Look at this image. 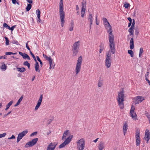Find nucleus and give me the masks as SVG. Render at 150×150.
I'll use <instances>...</instances> for the list:
<instances>
[{
    "mask_svg": "<svg viewBox=\"0 0 150 150\" xmlns=\"http://www.w3.org/2000/svg\"><path fill=\"white\" fill-rule=\"evenodd\" d=\"M109 33V43L110 48L111 52L112 54H114L115 52V43L114 41V36L112 34V30L108 32Z\"/></svg>",
    "mask_w": 150,
    "mask_h": 150,
    "instance_id": "f257e3e1",
    "label": "nucleus"
},
{
    "mask_svg": "<svg viewBox=\"0 0 150 150\" xmlns=\"http://www.w3.org/2000/svg\"><path fill=\"white\" fill-rule=\"evenodd\" d=\"M64 6L63 0H60L59 4V13L60 19L61 21V25L63 27L65 23L64 20L65 13L64 11Z\"/></svg>",
    "mask_w": 150,
    "mask_h": 150,
    "instance_id": "f03ea898",
    "label": "nucleus"
},
{
    "mask_svg": "<svg viewBox=\"0 0 150 150\" xmlns=\"http://www.w3.org/2000/svg\"><path fill=\"white\" fill-rule=\"evenodd\" d=\"M124 91L123 90L119 92L116 98L118 105L120 109H122L124 107Z\"/></svg>",
    "mask_w": 150,
    "mask_h": 150,
    "instance_id": "7ed1b4c3",
    "label": "nucleus"
},
{
    "mask_svg": "<svg viewBox=\"0 0 150 150\" xmlns=\"http://www.w3.org/2000/svg\"><path fill=\"white\" fill-rule=\"evenodd\" d=\"M111 52L110 50L107 52L106 53L105 64L106 67L108 68H109L111 64L112 57Z\"/></svg>",
    "mask_w": 150,
    "mask_h": 150,
    "instance_id": "20e7f679",
    "label": "nucleus"
},
{
    "mask_svg": "<svg viewBox=\"0 0 150 150\" xmlns=\"http://www.w3.org/2000/svg\"><path fill=\"white\" fill-rule=\"evenodd\" d=\"M82 58L81 56H80L78 58L77 63L75 69V71L76 74H77L80 71L81 66L82 63Z\"/></svg>",
    "mask_w": 150,
    "mask_h": 150,
    "instance_id": "39448f33",
    "label": "nucleus"
},
{
    "mask_svg": "<svg viewBox=\"0 0 150 150\" xmlns=\"http://www.w3.org/2000/svg\"><path fill=\"white\" fill-rule=\"evenodd\" d=\"M77 148L79 150H83L85 148V143L84 139H81L77 141Z\"/></svg>",
    "mask_w": 150,
    "mask_h": 150,
    "instance_id": "423d86ee",
    "label": "nucleus"
},
{
    "mask_svg": "<svg viewBox=\"0 0 150 150\" xmlns=\"http://www.w3.org/2000/svg\"><path fill=\"white\" fill-rule=\"evenodd\" d=\"M69 136V137H67L65 139L63 143L59 146V148L61 149L64 147L66 145H68L70 142L72 138L73 137V135H71Z\"/></svg>",
    "mask_w": 150,
    "mask_h": 150,
    "instance_id": "0eeeda50",
    "label": "nucleus"
},
{
    "mask_svg": "<svg viewBox=\"0 0 150 150\" xmlns=\"http://www.w3.org/2000/svg\"><path fill=\"white\" fill-rule=\"evenodd\" d=\"M38 140V138H35L28 142L25 145V147L28 148L33 146L36 143Z\"/></svg>",
    "mask_w": 150,
    "mask_h": 150,
    "instance_id": "6e6552de",
    "label": "nucleus"
},
{
    "mask_svg": "<svg viewBox=\"0 0 150 150\" xmlns=\"http://www.w3.org/2000/svg\"><path fill=\"white\" fill-rule=\"evenodd\" d=\"M135 108L132 105L130 112V115L131 116L132 118L134 120L137 119V115L136 113L134 112Z\"/></svg>",
    "mask_w": 150,
    "mask_h": 150,
    "instance_id": "1a4fd4ad",
    "label": "nucleus"
},
{
    "mask_svg": "<svg viewBox=\"0 0 150 150\" xmlns=\"http://www.w3.org/2000/svg\"><path fill=\"white\" fill-rule=\"evenodd\" d=\"M144 100V97L140 96L135 97L134 99V102L136 104L142 102Z\"/></svg>",
    "mask_w": 150,
    "mask_h": 150,
    "instance_id": "9d476101",
    "label": "nucleus"
},
{
    "mask_svg": "<svg viewBox=\"0 0 150 150\" xmlns=\"http://www.w3.org/2000/svg\"><path fill=\"white\" fill-rule=\"evenodd\" d=\"M80 45V41L75 42L73 44L72 47L73 49L78 50Z\"/></svg>",
    "mask_w": 150,
    "mask_h": 150,
    "instance_id": "9b49d317",
    "label": "nucleus"
},
{
    "mask_svg": "<svg viewBox=\"0 0 150 150\" xmlns=\"http://www.w3.org/2000/svg\"><path fill=\"white\" fill-rule=\"evenodd\" d=\"M57 144L51 143L48 145L46 150H54Z\"/></svg>",
    "mask_w": 150,
    "mask_h": 150,
    "instance_id": "f8f14e48",
    "label": "nucleus"
},
{
    "mask_svg": "<svg viewBox=\"0 0 150 150\" xmlns=\"http://www.w3.org/2000/svg\"><path fill=\"white\" fill-rule=\"evenodd\" d=\"M150 134L149 130L148 129H146L145 132L144 139L145 140H147V143H148V141L150 139Z\"/></svg>",
    "mask_w": 150,
    "mask_h": 150,
    "instance_id": "ddd939ff",
    "label": "nucleus"
},
{
    "mask_svg": "<svg viewBox=\"0 0 150 150\" xmlns=\"http://www.w3.org/2000/svg\"><path fill=\"white\" fill-rule=\"evenodd\" d=\"M70 135V132L69 130L65 131L64 133L62 139L63 140L66 139L67 136H69Z\"/></svg>",
    "mask_w": 150,
    "mask_h": 150,
    "instance_id": "4468645a",
    "label": "nucleus"
},
{
    "mask_svg": "<svg viewBox=\"0 0 150 150\" xmlns=\"http://www.w3.org/2000/svg\"><path fill=\"white\" fill-rule=\"evenodd\" d=\"M88 22H90V30L91 28V25L92 24V23L93 21V16L92 14H89V15L88 16Z\"/></svg>",
    "mask_w": 150,
    "mask_h": 150,
    "instance_id": "2eb2a0df",
    "label": "nucleus"
},
{
    "mask_svg": "<svg viewBox=\"0 0 150 150\" xmlns=\"http://www.w3.org/2000/svg\"><path fill=\"white\" fill-rule=\"evenodd\" d=\"M140 136L139 135H136V144L137 146H138L139 145L140 142Z\"/></svg>",
    "mask_w": 150,
    "mask_h": 150,
    "instance_id": "dca6fc26",
    "label": "nucleus"
},
{
    "mask_svg": "<svg viewBox=\"0 0 150 150\" xmlns=\"http://www.w3.org/2000/svg\"><path fill=\"white\" fill-rule=\"evenodd\" d=\"M105 148L104 143L103 141L100 142L98 146L99 150H103Z\"/></svg>",
    "mask_w": 150,
    "mask_h": 150,
    "instance_id": "f3484780",
    "label": "nucleus"
},
{
    "mask_svg": "<svg viewBox=\"0 0 150 150\" xmlns=\"http://www.w3.org/2000/svg\"><path fill=\"white\" fill-rule=\"evenodd\" d=\"M128 129V125L126 122L124 124V125L123 126V132L124 133V135L127 132V131Z\"/></svg>",
    "mask_w": 150,
    "mask_h": 150,
    "instance_id": "a211bd4d",
    "label": "nucleus"
},
{
    "mask_svg": "<svg viewBox=\"0 0 150 150\" xmlns=\"http://www.w3.org/2000/svg\"><path fill=\"white\" fill-rule=\"evenodd\" d=\"M47 60L49 61V63L50 65V69H51L52 68L54 69V68L55 64L53 65V64H52L53 62V60L52 59L51 57H50Z\"/></svg>",
    "mask_w": 150,
    "mask_h": 150,
    "instance_id": "6ab92c4d",
    "label": "nucleus"
},
{
    "mask_svg": "<svg viewBox=\"0 0 150 150\" xmlns=\"http://www.w3.org/2000/svg\"><path fill=\"white\" fill-rule=\"evenodd\" d=\"M134 39L133 38H131L130 41V48L131 50L134 48Z\"/></svg>",
    "mask_w": 150,
    "mask_h": 150,
    "instance_id": "aec40b11",
    "label": "nucleus"
},
{
    "mask_svg": "<svg viewBox=\"0 0 150 150\" xmlns=\"http://www.w3.org/2000/svg\"><path fill=\"white\" fill-rule=\"evenodd\" d=\"M105 27L106 29L107 30V32L108 31H110L112 30V27L111 25H110L109 23H107V24H105Z\"/></svg>",
    "mask_w": 150,
    "mask_h": 150,
    "instance_id": "412c9836",
    "label": "nucleus"
},
{
    "mask_svg": "<svg viewBox=\"0 0 150 150\" xmlns=\"http://www.w3.org/2000/svg\"><path fill=\"white\" fill-rule=\"evenodd\" d=\"M105 27L106 29L107 30V32L108 31H110L112 30V27L111 25H110L109 23H107V24H105Z\"/></svg>",
    "mask_w": 150,
    "mask_h": 150,
    "instance_id": "4be33fe9",
    "label": "nucleus"
},
{
    "mask_svg": "<svg viewBox=\"0 0 150 150\" xmlns=\"http://www.w3.org/2000/svg\"><path fill=\"white\" fill-rule=\"evenodd\" d=\"M105 27L106 29L107 30V32L108 31H110L112 30V27L111 25H110L109 23H107V24H105Z\"/></svg>",
    "mask_w": 150,
    "mask_h": 150,
    "instance_id": "5701e85b",
    "label": "nucleus"
},
{
    "mask_svg": "<svg viewBox=\"0 0 150 150\" xmlns=\"http://www.w3.org/2000/svg\"><path fill=\"white\" fill-rule=\"evenodd\" d=\"M86 0H83L82 2L81 3V9H86Z\"/></svg>",
    "mask_w": 150,
    "mask_h": 150,
    "instance_id": "b1692460",
    "label": "nucleus"
},
{
    "mask_svg": "<svg viewBox=\"0 0 150 150\" xmlns=\"http://www.w3.org/2000/svg\"><path fill=\"white\" fill-rule=\"evenodd\" d=\"M23 96H22L21 98H19V99L18 100L17 103L14 105V107H16L18 105L20 104V102L22 101L23 99Z\"/></svg>",
    "mask_w": 150,
    "mask_h": 150,
    "instance_id": "393cba45",
    "label": "nucleus"
},
{
    "mask_svg": "<svg viewBox=\"0 0 150 150\" xmlns=\"http://www.w3.org/2000/svg\"><path fill=\"white\" fill-rule=\"evenodd\" d=\"M13 102V101L12 100H11V101H10L7 105H6V108L5 109V110H7L9 108L10 106L12 104Z\"/></svg>",
    "mask_w": 150,
    "mask_h": 150,
    "instance_id": "a878e982",
    "label": "nucleus"
},
{
    "mask_svg": "<svg viewBox=\"0 0 150 150\" xmlns=\"http://www.w3.org/2000/svg\"><path fill=\"white\" fill-rule=\"evenodd\" d=\"M17 70L21 72H23L25 71V68L22 67V68H17Z\"/></svg>",
    "mask_w": 150,
    "mask_h": 150,
    "instance_id": "bb28decb",
    "label": "nucleus"
},
{
    "mask_svg": "<svg viewBox=\"0 0 150 150\" xmlns=\"http://www.w3.org/2000/svg\"><path fill=\"white\" fill-rule=\"evenodd\" d=\"M72 50L73 52V55L74 56H76L78 53V50L72 49Z\"/></svg>",
    "mask_w": 150,
    "mask_h": 150,
    "instance_id": "cd10ccee",
    "label": "nucleus"
},
{
    "mask_svg": "<svg viewBox=\"0 0 150 150\" xmlns=\"http://www.w3.org/2000/svg\"><path fill=\"white\" fill-rule=\"evenodd\" d=\"M23 59H28L30 60V58L29 56L26 54L24 53V55L23 56Z\"/></svg>",
    "mask_w": 150,
    "mask_h": 150,
    "instance_id": "c85d7f7f",
    "label": "nucleus"
},
{
    "mask_svg": "<svg viewBox=\"0 0 150 150\" xmlns=\"http://www.w3.org/2000/svg\"><path fill=\"white\" fill-rule=\"evenodd\" d=\"M100 49L99 50V53H101L102 51L104 49V45L103 44H101L100 46Z\"/></svg>",
    "mask_w": 150,
    "mask_h": 150,
    "instance_id": "c756f323",
    "label": "nucleus"
},
{
    "mask_svg": "<svg viewBox=\"0 0 150 150\" xmlns=\"http://www.w3.org/2000/svg\"><path fill=\"white\" fill-rule=\"evenodd\" d=\"M134 29V28L130 27L128 31L131 35H133Z\"/></svg>",
    "mask_w": 150,
    "mask_h": 150,
    "instance_id": "7c9ffc66",
    "label": "nucleus"
},
{
    "mask_svg": "<svg viewBox=\"0 0 150 150\" xmlns=\"http://www.w3.org/2000/svg\"><path fill=\"white\" fill-rule=\"evenodd\" d=\"M128 53L130 55L131 57H133L134 56V53L133 51L131 50H129L128 51Z\"/></svg>",
    "mask_w": 150,
    "mask_h": 150,
    "instance_id": "2f4dec72",
    "label": "nucleus"
},
{
    "mask_svg": "<svg viewBox=\"0 0 150 150\" xmlns=\"http://www.w3.org/2000/svg\"><path fill=\"white\" fill-rule=\"evenodd\" d=\"M32 7V5L30 4H28V5L26 8V10L27 11H29L31 9Z\"/></svg>",
    "mask_w": 150,
    "mask_h": 150,
    "instance_id": "473e14b6",
    "label": "nucleus"
},
{
    "mask_svg": "<svg viewBox=\"0 0 150 150\" xmlns=\"http://www.w3.org/2000/svg\"><path fill=\"white\" fill-rule=\"evenodd\" d=\"M23 64L24 65L27 66L28 67V69H29L30 65L28 61H25L23 63Z\"/></svg>",
    "mask_w": 150,
    "mask_h": 150,
    "instance_id": "72a5a7b5",
    "label": "nucleus"
},
{
    "mask_svg": "<svg viewBox=\"0 0 150 150\" xmlns=\"http://www.w3.org/2000/svg\"><path fill=\"white\" fill-rule=\"evenodd\" d=\"M36 12L37 14L38 18H40L41 13L40 11L39 10V9L37 10L36 11Z\"/></svg>",
    "mask_w": 150,
    "mask_h": 150,
    "instance_id": "f704fd0d",
    "label": "nucleus"
},
{
    "mask_svg": "<svg viewBox=\"0 0 150 150\" xmlns=\"http://www.w3.org/2000/svg\"><path fill=\"white\" fill-rule=\"evenodd\" d=\"M143 49L142 48H141L140 49V51L139 52V57H140L142 55V53L143 52Z\"/></svg>",
    "mask_w": 150,
    "mask_h": 150,
    "instance_id": "c9c22d12",
    "label": "nucleus"
},
{
    "mask_svg": "<svg viewBox=\"0 0 150 150\" xmlns=\"http://www.w3.org/2000/svg\"><path fill=\"white\" fill-rule=\"evenodd\" d=\"M36 58H37V60H38V61L39 62H40V66L41 67H42V62L41 61V60L40 59L39 57L38 56H37Z\"/></svg>",
    "mask_w": 150,
    "mask_h": 150,
    "instance_id": "e433bc0d",
    "label": "nucleus"
},
{
    "mask_svg": "<svg viewBox=\"0 0 150 150\" xmlns=\"http://www.w3.org/2000/svg\"><path fill=\"white\" fill-rule=\"evenodd\" d=\"M5 54L6 55H8L11 54H16V53H13L11 52H7L5 53Z\"/></svg>",
    "mask_w": 150,
    "mask_h": 150,
    "instance_id": "4c0bfd02",
    "label": "nucleus"
},
{
    "mask_svg": "<svg viewBox=\"0 0 150 150\" xmlns=\"http://www.w3.org/2000/svg\"><path fill=\"white\" fill-rule=\"evenodd\" d=\"M28 129H26L23 131L21 133L24 136H25V134L28 132Z\"/></svg>",
    "mask_w": 150,
    "mask_h": 150,
    "instance_id": "58836bf2",
    "label": "nucleus"
},
{
    "mask_svg": "<svg viewBox=\"0 0 150 150\" xmlns=\"http://www.w3.org/2000/svg\"><path fill=\"white\" fill-rule=\"evenodd\" d=\"M35 67L36 71L40 72V70L39 69V65H35Z\"/></svg>",
    "mask_w": 150,
    "mask_h": 150,
    "instance_id": "ea45409f",
    "label": "nucleus"
},
{
    "mask_svg": "<svg viewBox=\"0 0 150 150\" xmlns=\"http://www.w3.org/2000/svg\"><path fill=\"white\" fill-rule=\"evenodd\" d=\"M5 39L6 40V45H9V40H8V38L6 37H5Z\"/></svg>",
    "mask_w": 150,
    "mask_h": 150,
    "instance_id": "a19ab883",
    "label": "nucleus"
},
{
    "mask_svg": "<svg viewBox=\"0 0 150 150\" xmlns=\"http://www.w3.org/2000/svg\"><path fill=\"white\" fill-rule=\"evenodd\" d=\"M41 104H40V103H38L36 106L35 107V110H37L38 109V108L40 106Z\"/></svg>",
    "mask_w": 150,
    "mask_h": 150,
    "instance_id": "79ce46f5",
    "label": "nucleus"
},
{
    "mask_svg": "<svg viewBox=\"0 0 150 150\" xmlns=\"http://www.w3.org/2000/svg\"><path fill=\"white\" fill-rule=\"evenodd\" d=\"M103 85V83L102 81H99L98 83V86L99 87H101Z\"/></svg>",
    "mask_w": 150,
    "mask_h": 150,
    "instance_id": "37998d69",
    "label": "nucleus"
},
{
    "mask_svg": "<svg viewBox=\"0 0 150 150\" xmlns=\"http://www.w3.org/2000/svg\"><path fill=\"white\" fill-rule=\"evenodd\" d=\"M102 20L103 21L104 24H105V23H109L107 19L105 18H103L102 19Z\"/></svg>",
    "mask_w": 150,
    "mask_h": 150,
    "instance_id": "c03bdc74",
    "label": "nucleus"
},
{
    "mask_svg": "<svg viewBox=\"0 0 150 150\" xmlns=\"http://www.w3.org/2000/svg\"><path fill=\"white\" fill-rule=\"evenodd\" d=\"M6 67H7L6 66V65L4 64V65H1V68L2 69L6 70Z\"/></svg>",
    "mask_w": 150,
    "mask_h": 150,
    "instance_id": "a18cd8bd",
    "label": "nucleus"
},
{
    "mask_svg": "<svg viewBox=\"0 0 150 150\" xmlns=\"http://www.w3.org/2000/svg\"><path fill=\"white\" fill-rule=\"evenodd\" d=\"M149 71H147L145 74V78L146 79H147L149 77Z\"/></svg>",
    "mask_w": 150,
    "mask_h": 150,
    "instance_id": "49530a36",
    "label": "nucleus"
},
{
    "mask_svg": "<svg viewBox=\"0 0 150 150\" xmlns=\"http://www.w3.org/2000/svg\"><path fill=\"white\" fill-rule=\"evenodd\" d=\"M135 24V20L134 19H133V22H132V25L131 27V28H134Z\"/></svg>",
    "mask_w": 150,
    "mask_h": 150,
    "instance_id": "de8ad7c7",
    "label": "nucleus"
},
{
    "mask_svg": "<svg viewBox=\"0 0 150 150\" xmlns=\"http://www.w3.org/2000/svg\"><path fill=\"white\" fill-rule=\"evenodd\" d=\"M6 134V133H4L3 134H0V138L5 137Z\"/></svg>",
    "mask_w": 150,
    "mask_h": 150,
    "instance_id": "09e8293b",
    "label": "nucleus"
},
{
    "mask_svg": "<svg viewBox=\"0 0 150 150\" xmlns=\"http://www.w3.org/2000/svg\"><path fill=\"white\" fill-rule=\"evenodd\" d=\"M130 4L129 3H125L124 6L125 8H128Z\"/></svg>",
    "mask_w": 150,
    "mask_h": 150,
    "instance_id": "8fccbe9b",
    "label": "nucleus"
},
{
    "mask_svg": "<svg viewBox=\"0 0 150 150\" xmlns=\"http://www.w3.org/2000/svg\"><path fill=\"white\" fill-rule=\"evenodd\" d=\"M30 54L32 55V56L33 57V58L34 59V60L35 61H36V58L35 57V56H34V54L32 53V52H31V51H30Z\"/></svg>",
    "mask_w": 150,
    "mask_h": 150,
    "instance_id": "3c124183",
    "label": "nucleus"
},
{
    "mask_svg": "<svg viewBox=\"0 0 150 150\" xmlns=\"http://www.w3.org/2000/svg\"><path fill=\"white\" fill-rule=\"evenodd\" d=\"M145 115L147 117V118L149 119V120H150V115L148 113H145Z\"/></svg>",
    "mask_w": 150,
    "mask_h": 150,
    "instance_id": "603ef678",
    "label": "nucleus"
},
{
    "mask_svg": "<svg viewBox=\"0 0 150 150\" xmlns=\"http://www.w3.org/2000/svg\"><path fill=\"white\" fill-rule=\"evenodd\" d=\"M29 42V41H28L26 43V48L29 50V51H30V48H29L28 45V42Z\"/></svg>",
    "mask_w": 150,
    "mask_h": 150,
    "instance_id": "864d4df0",
    "label": "nucleus"
},
{
    "mask_svg": "<svg viewBox=\"0 0 150 150\" xmlns=\"http://www.w3.org/2000/svg\"><path fill=\"white\" fill-rule=\"evenodd\" d=\"M86 11V9H81V14H84L85 13Z\"/></svg>",
    "mask_w": 150,
    "mask_h": 150,
    "instance_id": "5fc2aeb1",
    "label": "nucleus"
},
{
    "mask_svg": "<svg viewBox=\"0 0 150 150\" xmlns=\"http://www.w3.org/2000/svg\"><path fill=\"white\" fill-rule=\"evenodd\" d=\"M24 135H23V134H22L21 133H19L18 134V137H20L21 139H22V138L24 137Z\"/></svg>",
    "mask_w": 150,
    "mask_h": 150,
    "instance_id": "6e6d98bb",
    "label": "nucleus"
},
{
    "mask_svg": "<svg viewBox=\"0 0 150 150\" xmlns=\"http://www.w3.org/2000/svg\"><path fill=\"white\" fill-rule=\"evenodd\" d=\"M37 134V132H34L33 133H32L30 135V136H33L34 135H36Z\"/></svg>",
    "mask_w": 150,
    "mask_h": 150,
    "instance_id": "4d7b16f0",
    "label": "nucleus"
},
{
    "mask_svg": "<svg viewBox=\"0 0 150 150\" xmlns=\"http://www.w3.org/2000/svg\"><path fill=\"white\" fill-rule=\"evenodd\" d=\"M135 35H136L137 36L138 35L139 33V31L138 29H136L135 30Z\"/></svg>",
    "mask_w": 150,
    "mask_h": 150,
    "instance_id": "13d9d810",
    "label": "nucleus"
},
{
    "mask_svg": "<svg viewBox=\"0 0 150 150\" xmlns=\"http://www.w3.org/2000/svg\"><path fill=\"white\" fill-rule=\"evenodd\" d=\"M139 130H138V129H137L136 130V135H138L139 136H140V132H139Z\"/></svg>",
    "mask_w": 150,
    "mask_h": 150,
    "instance_id": "bf43d9fd",
    "label": "nucleus"
},
{
    "mask_svg": "<svg viewBox=\"0 0 150 150\" xmlns=\"http://www.w3.org/2000/svg\"><path fill=\"white\" fill-rule=\"evenodd\" d=\"M43 56L47 60L50 57L47 56L46 55L44 54H43Z\"/></svg>",
    "mask_w": 150,
    "mask_h": 150,
    "instance_id": "052dcab7",
    "label": "nucleus"
},
{
    "mask_svg": "<svg viewBox=\"0 0 150 150\" xmlns=\"http://www.w3.org/2000/svg\"><path fill=\"white\" fill-rule=\"evenodd\" d=\"M11 111H10L9 112H8L7 114H5L4 115V117H6V116H7V115H8L10 114L11 113Z\"/></svg>",
    "mask_w": 150,
    "mask_h": 150,
    "instance_id": "680f3d73",
    "label": "nucleus"
},
{
    "mask_svg": "<svg viewBox=\"0 0 150 150\" xmlns=\"http://www.w3.org/2000/svg\"><path fill=\"white\" fill-rule=\"evenodd\" d=\"M15 138V136L14 135H12V136H11V137L8 138V139H14Z\"/></svg>",
    "mask_w": 150,
    "mask_h": 150,
    "instance_id": "e2e57ef3",
    "label": "nucleus"
},
{
    "mask_svg": "<svg viewBox=\"0 0 150 150\" xmlns=\"http://www.w3.org/2000/svg\"><path fill=\"white\" fill-rule=\"evenodd\" d=\"M16 26V25L12 26L10 30H11V31H13Z\"/></svg>",
    "mask_w": 150,
    "mask_h": 150,
    "instance_id": "0e129e2a",
    "label": "nucleus"
},
{
    "mask_svg": "<svg viewBox=\"0 0 150 150\" xmlns=\"http://www.w3.org/2000/svg\"><path fill=\"white\" fill-rule=\"evenodd\" d=\"M73 28H74V27L70 26V27L69 28V30H70V31H72L73 29Z\"/></svg>",
    "mask_w": 150,
    "mask_h": 150,
    "instance_id": "69168bd1",
    "label": "nucleus"
},
{
    "mask_svg": "<svg viewBox=\"0 0 150 150\" xmlns=\"http://www.w3.org/2000/svg\"><path fill=\"white\" fill-rule=\"evenodd\" d=\"M3 26L4 27L6 28L8 27V25L6 23H4L3 24Z\"/></svg>",
    "mask_w": 150,
    "mask_h": 150,
    "instance_id": "338daca9",
    "label": "nucleus"
},
{
    "mask_svg": "<svg viewBox=\"0 0 150 150\" xmlns=\"http://www.w3.org/2000/svg\"><path fill=\"white\" fill-rule=\"evenodd\" d=\"M13 43H14V44H16V45H19V44L18 43V42L17 41H16V40L14 41Z\"/></svg>",
    "mask_w": 150,
    "mask_h": 150,
    "instance_id": "774afa93",
    "label": "nucleus"
}]
</instances>
